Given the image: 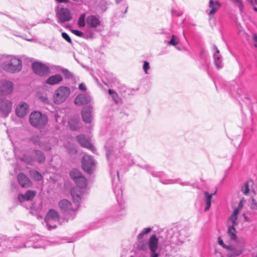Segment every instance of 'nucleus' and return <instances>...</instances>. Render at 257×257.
<instances>
[{"label":"nucleus","mask_w":257,"mask_h":257,"mask_svg":"<svg viewBox=\"0 0 257 257\" xmlns=\"http://www.w3.org/2000/svg\"><path fill=\"white\" fill-rule=\"evenodd\" d=\"M151 231V228L150 227H147L144 228L141 233L139 234L138 235V239H142L145 235L147 234Z\"/></svg>","instance_id":"e433bc0d"},{"label":"nucleus","mask_w":257,"mask_h":257,"mask_svg":"<svg viewBox=\"0 0 257 257\" xmlns=\"http://www.w3.org/2000/svg\"><path fill=\"white\" fill-rule=\"evenodd\" d=\"M79 87V89L80 90H81L82 91H85L86 89V87L85 86V85L84 83H80L79 85V87Z\"/></svg>","instance_id":"3c124183"},{"label":"nucleus","mask_w":257,"mask_h":257,"mask_svg":"<svg viewBox=\"0 0 257 257\" xmlns=\"http://www.w3.org/2000/svg\"><path fill=\"white\" fill-rule=\"evenodd\" d=\"M13 89V82L6 79L0 81V96H2V94L7 95L11 93Z\"/></svg>","instance_id":"f8f14e48"},{"label":"nucleus","mask_w":257,"mask_h":257,"mask_svg":"<svg viewBox=\"0 0 257 257\" xmlns=\"http://www.w3.org/2000/svg\"><path fill=\"white\" fill-rule=\"evenodd\" d=\"M235 226L231 225L228 227L227 234L231 240H235L237 238Z\"/></svg>","instance_id":"7c9ffc66"},{"label":"nucleus","mask_w":257,"mask_h":257,"mask_svg":"<svg viewBox=\"0 0 257 257\" xmlns=\"http://www.w3.org/2000/svg\"><path fill=\"white\" fill-rule=\"evenodd\" d=\"M71 178L76 184V186L72 188L71 194L73 202L78 208L80 206L82 194L84 192L85 188L87 185L85 178L81 175L80 172L76 169H73L70 173Z\"/></svg>","instance_id":"f03ea898"},{"label":"nucleus","mask_w":257,"mask_h":257,"mask_svg":"<svg viewBox=\"0 0 257 257\" xmlns=\"http://www.w3.org/2000/svg\"><path fill=\"white\" fill-rule=\"evenodd\" d=\"M11 101L0 96V113L2 116L7 117L11 111L12 107Z\"/></svg>","instance_id":"9d476101"},{"label":"nucleus","mask_w":257,"mask_h":257,"mask_svg":"<svg viewBox=\"0 0 257 257\" xmlns=\"http://www.w3.org/2000/svg\"><path fill=\"white\" fill-rule=\"evenodd\" d=\"M62 37L65 39L66 41H67L69 43L72 44V40L69 35L65 32L62 33Z\"/></svg>","instance_id":"a18cd8bd"},{"label":"nucleus","mask_w":257,"mask_h":257,"mask_svg":"<svg viewBox=\"0 0 257 257\" xmlns=\"http://www.w3.org/2000/svg\"><path fill=\"white\" fill-rule=\"evenodd\" d=\"M22 66L21 58L16 55H7L6 59L0 64V67L3 70L11 74L20 72Z\"/></svg>","instance_id":"7ed1b4c3"},{"label":"nucleus","mask_w":257,"mask_h":257,"mask_svg":"<svg viewBox=\"0 0 257 257\" xmlns=\"http://www.w3.org/2000/svg\"><path fill=\"white\" fill-rule=\"evenodd\" d=\"M86 23L89 27L96 28L100 25L101 21L96 16L91 15L87 17Z\"/></svg>","instance_id":"393cba45"},{"label":"nucleus","mask_w":257,"mask_h":257,"mask_svg":"<svg viewBox=\"0 0 257 257\" xmlns=\"http://www.w3.org/2000/svg\"><path fill=\"white\" fill-rule=\"evenodd\" d=\"M60 216L59 213L54 209H50L45 218L48 229L50 230L56 227Z\"/></svg>","instance_id":"423d86ee"},{"label":"nucleus","mask_w":257,"mask_h":257,"mask_svg":"<svg viewBox=\"0 0 257 257\" xmlns=\"http://www.w3.org/2000/svg\"><path fill=\"white\" fill-rule=\"evenodd\" d=\"M59 22L64 23L68 22L72 19L70 11L67 8H61L56 12Z\"/></svg>","instance_id":"4468645a"},{"label":"nucleus","mask_w":257,"mask_h":257,"mask_svg":"<svg viewBox=\"0 0 257 257\" xmlns=\"http://www.w3.org/2000/svg\"><path fill=\"white\" fill-rule=\"evenodd\" d=\"M82 168L84 171L89 174L93 173L96 168V162L92 157L84 155L81 161Z\"/></svg>","instance_id":"0eeeda50"},{"label":"nucleus","mask_w":257,"mask_h":257,"mask_svg":"<svg viewBox=\"0 0 257 257\" xmlns=\"http://www.w3.org/2000/svg\"><path fill=\"white\" fill-rule=\"evenodd\" d=\"M31 124L37 128H42L45 126L48 121L47 116L39 111L32 112L29 117Z\"/></svg>","instance_id":"20e7f679"},{"label":"nucleus","mask_w":257,"mask_h":257,"mask_svg":"<svg viewBox=\"0 0 257 257\" xmlns=\"http://www.w3.org/2000/svg\"><path fill=\"white\" fill-rule=\"evenodd\" d=\"M253 10L255 12H257V8L256 7H254L253 8Z\"/></svg>","instance_id":"680f3d73"},{"label":"nucleus","mask_w":257,"mask_h":257,"mask_svg":"<svg viewBox=\"0 0 257 257\" xmlns=\"http://www.w3.org/2000/svg\"><path fill=\"white\" fill-rule=\"evenodd\" d=\"M52 22V21L50 19V18H47L46 19H43V20H40L39 22H38V24H46V23H49V24H50Z\"/></svg>","instance_id":"09e8293b"},{"label":"nucleus","mask_w":257,"mask_h":257,"mask_svg":"<svg viewBox=\"0 0 257 257\" xmlns=\"http://www.w3.org/2000/svg\"><path fill=\"white\" fill-rule=\"evenodd\" d=\"M118 174H119V171H118V170H117V171H116V174H117V178L118 179L119 178Z\"/></svg>","instance_id":"bf43d9fd"},{"label":"nucleus","mask_w":257,"mask_h":257,"mask_svg":"<svg viewBox=\"0 0 257 257\" xmlns=\"http://www.w3.org/2000/svg\"><path fill=\"white\" fill-rule=\"evenodd\" d=\"M216 192V191H215L214 193L209 194L208 192H205V200H206V207L205 208V211H207L209 209L211 206V201L212 196L214 195Z\"/></svg>","instance_id":"c756f323"},{"label":"nucleus","mask_w":257,"mask_h":257,"mask_svg":"<svg viewBox=\"0 0 257 257\" xmlns=\"http://www.w3.org/2000/svg\"><path fill=\"white\" fill-rule=\"evenodd\" d=\"M172 13L173 14L175 15V11H172Z\"/></svg>","instance_id":"69168bd1"},{"label":"nucleus","mask_w":257,"mask_h":257,"mask_svg":"<svg viewBox=\"0 0 257 257\" xmlns=\"http://www.w3.org/2000/svg\"><path fill=\"white\" fill-rule=\"evenodd\" d=\"M114 181L115 178H113L112 179V187H113V190L114 192V193L115 194L116 197L117 198L118 196H121L122 195V190L121 189H119V187H117L116 186H114Z\"/></svg>","instance_id":"473e14b6"},{"label":"nucleus","mask_w":257,"mask_h":257,"mask_svg":"<svg viewBox=\"0 0 257 257\" xmlns=\"http://www.w3.org/2000/svg\"><path fill=\"white\" fill-rule=\"evenodd\" d=\"M108 93L111 96L113 100L115 103H118V100L117 93L112 89H108Z\"/></svg>","instance_id":"58836bf2"},{"label":"nucleus","mask_w":257,"mask_h":257,"mask_svg":"<svg viewBox=\"0 0 257 257\" xmlns=\"http://www.w3.org/2000/svg\"><path fill=\"white\" fill-rule=\"evenodd\" d=\"M56 2H57L59 3H68L69 1L68 0H56Z\"/></svg>","instance_id":"6e6d98bb"},{"label":"nucleus","mask_w":257,"mask_h":257,"mask_svg":"<svg viewBox=\"0 0 257 257\" xmlns=\"http://www.w3.org/2000/svg\"><path fill=\"white\" fill-rule=\"evenodd\" d=\"M33 157L25 155L20 159L28 164L32 165L34 161H37L39 163H43L45 161V156L44 154L40 150H34L33 152Z\"/></svg>","instance_id":"6e6552de"},{"label":"nucleus","mask_w":257,"mask_h":257,"mask_svg":"<svg viewBox=\"0 0 257 257\" xmlns=\"http://www.w3.org/2000/svg\"><path fill=\"white\" fill-rule=\"evenodd\" d=\"M254 46H255V47H257V45H254Z\"/></svg>","instance_id":"338daca9"},{"label":"nucleus","mask_w":257,"mask_h":257,"mask_svg":"<svg viewBox=\"0 0 257 257\" xmlns=\"http://www.w3.org/2000/svg\"><path fill=\"white\" fill-rule=\"evenodd\" d=\"M36 195V193L34 191L28 190L25 194H20L19 195L18 199L20 202H22L25 200L28 201L32 200Z\"/></svg>","instance_id":"bb28decb"},{"label":"nucleus","mask_w":257,"mask_h":257,"mask_svg":"<svg viewBox=\"0 0 257 257\" xmlns=\"http://www.w3.org/2000/svg\"><path fill=\"white\" fill-rule=\"evenodd\" d=\"M218 244L220 245H221L223 248L227 249V248H229V245H226L225 244L222 240V239L221 238V237L219 236L218 238Z\"/></svg>","instance_id":"49530a36"},{"label":"nucleus","mask_w":257,"mask_h":257,"mask_svg":"<svg viewBox=\"0 0 257 257\" xmlns=\"http://www.w3.org/2000/svg\"><path fill=\"white\" fill-rule=\"evenodd\" d=\"M72 32L75 34V35L78 36V37H82L83 36V33L79 31V30H72Z\"/></svg>","instance_id":"de8ad7c7"},{"label":"nucleus","mask_w":257,"mask_h":257,"mask_svg":"<svg viewBox=\"0 0 257 257\" xmlns=\"http://www.w3.org/2000/svg\"><path fill=\"white\" fill-rule=\"evenodd\" d=\"M153 176L160 178V182L164 184H172L176 182V180L171 178L169 174L162 172H151Z\"/></svg>","instance_id":"f3484780"},{"label":"nucleus","mask_w":257,"mask_h":257,"mask_svg":"<svg viewBox=\"0 0 257 257\" xmlns=\"http://www.w3.org/2000/svg\"><path fill=\"white\" fill-rule=\"evenodd\" d=\"M253 40L257 42V34H254L252 37Z\"/></svg>","instance_id":"4d7b16f0"},{"label":"nucleus","mask_w":257,"mask_h":257,"mask_svg":"<svg viewBox=\"0 0 257 257\" xmlns=\"http://www.w3.org/2000/svg\"><path fill=\"white\" fill-rule=\"evenodd\" d=\"M52 140H53L55 142V139H53Z\"/></svg>","instance_id":"774afa93"},{"label":"nucleus","mask_w":257,"mask_h":257,"mask_svg":"<svg viewBox=\"0 0 257 257\" xmlns=\"http://www.w3.org/2000/svg\"><path fill=\"white\" fill-rule=\"evenodd\" d=\"M18 24L24 30H30L35 25V24H26L25 22L23 21H19Z\"/></svg>","instance_id":"2f4dec72"},{"label":"nucleus","mask_w":257,"mask_h":257,"mask_svg":"<svg viewBox=\"0 0 257 257\" xmlns=\"http://www.w3.org/2000/svg\"><path fill=\"white\" fill-rule=\"evenodd\" d=\"M63 80L62 76L60 74H55L49 77L46 80V84L54 85L59 84Z\"/></svg>","instance_id":"a878e982"},{"label":"nucleus","mask_w":257,"mask_h":257,"mask_svg":"<svg viewBox=\"0 0 257 257\" xmlns=\"http://www.w3.org/2000/svg\"><path fill=\"white\" fill-rule=\"evenodd\" d=\"M115 3L116 4H118L121 2L123 3V5L125 8L124 14L126 13L127 11V9H128V6H127L126 1L125 0H115Z\"/></svg>","instance_id":"c03bdc74"},{"label":"nucleus","mask_w":257,"mask_h":257,"mask_svg":"<svg viewBox=\"0 0 257 257\" xmlns=\"http://www.w3.org/2000/svg\"><path fill=\"white\" fill-rule=\"evenodd\" d=\"M230 1L235 4L239 8V11L242 13L243 11L244 5L243 4L242 0H230Z\"/></svg>","instance_id":"72a5a7b5"},{"label":"nucleus","mask_w":257,"mask_h":257,"mask_svg":"<svg viewBox=\"0 0 257 257\" xmlns=\"http://www.w3.org/2000/svg\"><path fill=\"white\" fill-rule=\"evenodd\" d=\"M40 99L42 102H43L45 103H48L49 102L48 98L46 96H41L40 97Z\"/></svg>","instance_id":"8fccbe9b"},{"label":"nucleus","mask_w":257,"mask_h":257,"mask_svg":"<svg viewBox=\"0 0 257 257\" xmlns=\"http://www.w3.org/2000/svg\"><path fill=\"white\" fill-rule=\"evenodd\" d=\"M243 198L240 200L237 207L234 209L231 215L228 218V221L232 222L231 225L235 226L237 225V215L243 207Z\"/></svg>","instance_id":"aec40b11"},{"label":"nucleus","mask_w":257,"mask_h":257,"mask_svg":"<svg viewBox=\"0 0 257 257\" xmlns=\"http://www.w3.org/2000/svg\"><path fill=\"white\" fill-rule=\"evenodd\" d=\"M125 145L124 140L109 139L105 145L106 157L108 161L115 159V164L119 166L121 163L125 165L132 166L134 161L131 154L123 149Z\"/></svg>","instance_id":"f257e3e1"},{"label":"nucleus","mask_w":257,"mask_h":257,"mask_svg":"<svg viewBox=\"0 0 257 257\" xmlns=\"http://www.w3.org/2000/svg\"><path fill=\"white\" fill-rule=\"evenodd\" d=\"M70 127L72 130L76 131L80 127L79 118L76 117L74 119H71L69 121Z\"/></svg>","instance_id":"c85d7f7f"},{"label":"nucleus","mask_w":257,"mask_h":257,"mask_svg":"<svg viewBox=\"0 0 257 257\" xmlns=\"http://www.w3.org/2000/svg\"><path fill=\"white\" fill-rule=\"evenodd\" d=\"M73 1H75V2H78L81 1V0H73Z\"/></svg>","instance_id":"e2e57ef3"},{"label":"nucleus","mask_w":257,"mask_h":257,"mask_svg":"<svg viewBox=\"0 0 257 257\" xmlns=\"http://www.w3.org/2000/svg\"><path fill=\"white\" fill-rule=\"evenodd\" d=\"M77 139L81 146L90 150L93 153H95L96 149L90 143L89 138L84 135H80L77 136Z\"/></svg>","instance_id":"dca6fc26"},{"label":"nucleus","mask_w":257,"mask_h":257,"mask_svg":"<svg viewBox=\"0 0 257 257\" xmlns=\"http://www.w3.org/2000/svg\"><path fill=\"white\" fill-rule=\"evenodd\" d=\"M165 43L168 45L173 46L175 47H177V37L173 35H172L171 40L168 41H166Z\"/></svg>","instance_id":"c9c22d12"},{"label":"nucleus","mask_w":257,"mask_h":257,"mask_svg":"<svg viewBox=\"0 0 257 257\" xmlns=\"http://www.w3.org/2000/svg\"><path fill=\"white\" fill-rule=\"evenodd\" d=\"M31 140L34 144L38 146L45 151H49L51 149L49 143H47L44 141L42 140L41 138L38 136H33Z\"/></svg>","instance_id":"a211bd4d"},{"label":"nucleus","mask_w":257,"mask_h":257,"mask_svg":"<svg viewBox=\"0 0 257 257\" xmlns=\"http://www.w3.org/2000/svg\"><path fill=\"white\" fill-rule=\"evenodd\" d=\"M47 245L46 240L42 239L38 235L31 236L29 238L27 244L24 245L23 247L32 246L35 248H44Z\"/></svg>","instance_id":"1a4fd4ad"},{"label":"nucleus","mask_w":257,"mask_h":257,"mask_svg":"<svg viewBox=\"0 0 257 257\" xmlns=\"http://www.w3.org/2000/svg\"><path fill=\"white\" fill-rule=\"evenodd\" d=\"M143 70L146 74H149V70L150 69L149 63L147 61H144L143 65Z\"/></svg>","instance_id":"ea45409f"},{"label":"nucleus","mask_w":257,"mask_h":257,"mask_svg":"<svg viewBox=\"0 0 257 257\" xmlns=\"http://www.w3.org/2000/svg\"><path fill=\"white\" fill-rule=\"evenodd\" d=\"M221 7V5L218 1L210 0L209 1L208 7L210 10L208 15L210 19L213 17Z\"/></svg>","instance_id":"412c9836"},{"label":"nucleus","mask_w":257,"mask_h":257,"mask_svg":"<svg viewBox=\"0 0 257 257\" xmlns=\"http://www.w3.org/2000/svg\"><path fill=\"white\" fill-rule=\"evenodd\" d=\"M18 181L22 187H27L30 183L29 179L23 173H21L18 175Z\"/></svg>","instance_id":"cd10ccee"},{"label":"nucleus","mask_w":257,"mask_h":257,"mask_svg":"<svg viewBox=\"0 0 257 257\" xmlns=\"http://www.w3.org/2000/svg\"><path fill=\"white\" fill-rule=\"evenodd\" d=\"M85 14H83L80 15L78 21V25L80 27H83L85 25Z\"/></svg>","instance_id":"4c0bfd02"},{"label":"nucleus","mask_w":257,"mask_h":257,"mask_svg":"<svg viewBox=\"0 0 257 257\" xmlns=\"http://www.w3.org/2000/svg\"><path fill=\"white\" fill-rule=\"evenodd\" d=\"M244 219L246 221H248V219L247 218V217L244 214Z\"/></svg>","instance_id":"052dcab7"},{"label":"nucleus","mask_w":257,"mask_h":257,"mask_svg":"<svg viewBox=\"0 0 257 257\" xmlns=\"http://www.w3.org/2000/svg\"><path fill=\"white\" fill-rule=\"evenodd\" d=\"M159 239L155 234L152 235L148 241L149 248L151 251L150 257H158L156 252L158 246Z\"/></svg>","instance_id":"2eb2a0df"},{"label":"nucleus","mask_w":257,"mask_h":257,"mask_svg":"<svg viewBox=\"0 0 257 257\" xmlns=\"http://www.w3.org/2000/svg\"><path fill=\"white\" fill-rule=\"evenodd\" d=\"M227 250V257H236L239 256L242 253L243 248L242 247H234L230 246L229 248L226 249Z\"/></svg>","instance_id":"5701e85b"},{"label":"nucleus","mask_w":257,"mask_h":257,"mask_svg":"<svg viewBox=\"0 0 257 257\" xmlns=\"http://www.w3.org/2000/svg\"><path fill=\"white\" fill-rule=\"evenodd\" d=\"M242 191L243 193L246 195L248 194L249 192V185L247 182L245 183L244 185V187L242 188Z\"/></svg>","instance_id":"79ce46f5"},{"label":"nucleus","mask_w":257,"mask_h":257,"mask_svg":"<svg viewBox=\"0 0 257 257\" xmlns=\"http://www.w3.org/2000/svg\"><path fill=\"white\" fill-rule=\"evenodd\" d=\"M91 97L90 95L85 94H81L77 96L74 100V103L79 105L87 104L90 102Z\"/></svg>","instance_id":"b1692460"},{"label":"nucleus","mask_w":257,"mask_h":257,"mask_svg":"<svg viewBox=\"0 0 257 257\" xmlns=\"http://www.w3.org/2000/svg\"><path fill=\"white\" fill-rule=\"evenodd\" d=\"M49 67L50 68V73L51 72V70H52L53 71V72H58L60 71L61 69H62V68L59 66L53 65H50Z\"/></svg>","instance_id":"37998d69"},{"label":"nucleus","mask_w":257,"mask_h":257,"mask_svg":"<svg viewBox=\"0 0 257 257\" xmlns=\"http://www.w3.org/2000/svg\"><path fill=\"white\" fill-rule=\"evenodd\" d=\"M18 36L20 37H22L23 38H24V39H25L27 41H33V38L32 37H31L30 38H28L24 35V36L18 35Z\"/></svg>","instance_id":"864d4df0"},{"label":"nucleus","mask_w":257,"mask_h":257,"mask_svg":"<svg viewBox=\"0 0 257 257\" xmlns=\"http://www.w3.org/2000/svg\"><path fill=\"white\" fill-rule=\"evenodd\" d=\"M92 107L90 105L84 107L81 111L83 120L86 123H90L92 120Z\"/></svg>","instance_id":"6ab92c4d"},{"label":"nucleus","mask_w":257,"mask_h":257,"mask_svg":"<svg viewBox=\"0 0 257 257\" xmlns=\"http://www.w3.org/2000/svg\"><path fill=\"white\" fill-rule=\"evenodd\" d=\"M17 248H21L22 247V246H16Z\"/></svg>","instance_id":"0e129e2a"},{"label":"nucleus","mask_w":257,"mask_h":257,"mask_svg":"<svg viewBox=\"0 0 257 257\" xmlns=\"http://www.w3.org/2000/svg\"><path fill=\"white\" fill-rule=\"evenodd\" d=\"M251 6L257 5V0H247Z\"/></svg>","instance_id":"5fc2aeb1"},{"label":"nucleus","mask_w":257,"mask_h":257,"mask_svg":"<svg viewBox=\"0 0 257 257\" xmlns=\"http://www.w3.org/2000/svg\"><path fill=\"white\" fill-rule=\"evenodd\" d=\"M29 112V105L25 102L20 103L17 107L16 113L20 117L25 116Z\"/></svg>","instance_id":"4be33fe9"},{"label":"nucleus","mask_w":257,"mask_h":257,"mask_svg":"<svg viewBox=\"0 0 257 257\" xmlns=\"http://www.w3.org/2000/svg\"><path fill=\"white\" fill-rule=\"evenodd\" d=\"M120 211L121 212V215H123L124 214V210L123 209H121Z\"/></svg>","instance_id":"13d9d810"},{"label":"nucleus","mask_w":257,"mask_h":257,"mask_svg":"<svg viewBox=\"0 0 257 257\" xmlns=\"http://www.w3.org/2000/svg\"><path fill=\"white\" fill-rule=\"evenodd\" d=\"M70 89L68 87L61 86L56 89L53 94V102L60 104L66 101L70 94Z\"/></svg>","instance_id":"39448f33"},{"label":"nucleus","mask_w":257,"mask_h":257,"mask_svg":"<svg viewBox=\"0 0 257 257\" xmlns=\"http://www.w3.org/2000/svg\"><path fill=\"white\" fill-rule=\"evenodd\" d=\"M30 175L32 177L37 181H40L43 178L41 173L35 170L31 171Z\"/></svg>","instance_id":"f704fd0d"},{"label":"nucleus","mask_w":257,"mask_h":257,"mask_svg":"<svg viewBox=\"0 0 257 257\" xmlns=\"http://www.w3.org/2000/svg\"><path fill=\"white\" fill-rule=\"evenodd\" d=\"M32 69L36 74L41 76L50 73V68L40 62H35L33 63Z\"/></svg>","instance_id":"9b49d317"},{"label":"nucleus","mask_w":257,"mask_h":257,"mask_svg":"<svg viewBox=\"0 0 257 257\" xmlns=\"http://www.w3.org/2000/svg\"><path fill=\"white\" fill-rule=\"evenodd\" d=\"M60 71L63 73L66 78H70L72 77V74L66 69L62 68Z\"/></svg>","instance_id":"a19ab883"},{"label":"nucleus","mask_w":257,"mask_h":257,"mask_svg":"<svg viewBox=\"0 0 257 257\" xmlns=\"http://www.w3.org/2000/svg\"><path fill=\"white\" fill-rule=\"evenodd\" d=\"M59 206L62 212L66 215L73 214L75 209L72 207V204L67 199H63L59 203Z\"/></svg>","instance_id":"ddd939ff"},{"label":"nucleus","mask_w":257,"mask_h":257,"mask_svg":"<svg viewBox=\"0 0 257 257\" xmlns=\"http://www.w3.org/2000/svg\"><path fill=\"white\" fill-rule=\"evenodd\" d=\"M251 209H256L257 210V203L254 202V199L252 200V203L251 206Z\"/></svg>","instance_id":"603ef678"}]
</instances>
